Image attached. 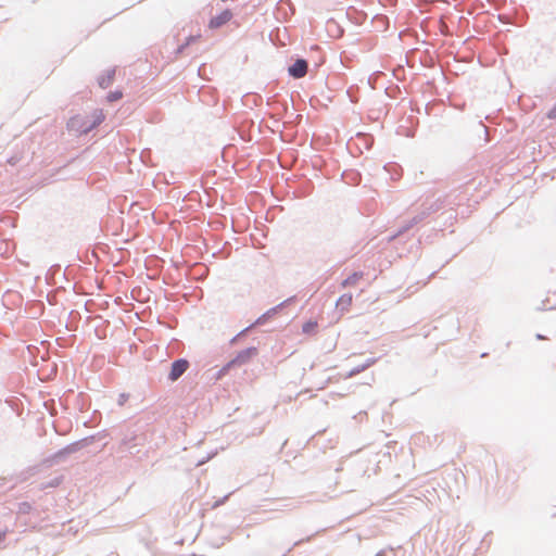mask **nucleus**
Masks as SVG:
<instances>
[{
	"instance_id": "nucleus-3",
	"label": "nucleus",
	"mask_w": 556,
	"mask_h": 556,
	"mask_svg": "<svg viewBox=\"0 0 556 556\" xmlns=\"http://www.w3.org/2000/svg\"><path fill=\"white\" fill-rule=\"evenodd\" d=\"M296 301H298V295L289 296L285 301L280 302L279 304L275 305L274 307L267 309L260 317H257L254 321V325H256L257 327L265 325L269 319L274 318L285 307L295 303Z\"/></svg>"
},
{
	"instance_id": "nucleus-19",
	"label": "nucleus",
	"mask_w": 556,
	"mask_h": 556,
	"mask_svg": "<svg viewBox=\"0 0 556 556\" xmlns=\"http://www.w3.org/2000/svg\"><path fill=\"white\" fill-rule=\"evenodd\" d=\"M254 327H257V326H256V325H254V323H252L251 325H249L248 327H245L244 329H242L241 331H239L235 337H232V338L230 339V342H229V343H230L231 345L236 344V343L239 341V339H241V338L245 337V336L249 333V331H250L252 328H254Z\"/></svg>"
},
{
	"instance_id": "nucleus-40",
	"label": "nucleus",
	"mask_w": 556,
	"mask_h": 556,
	"mask_svg": "<svg viewBox=\"0 0 556 556\" xmlns=\"http://www.w3.org/2000/svg\"><path fill=\"white\" fill-rule=\"evenodd\" d=\"M544 338H545V337H544L543 334H541V333H538V334H536V339H538V340H543Z\"/></svg>"
},
{
	"instance_id": "nucleus-37",
	"label": "nucleus",
	"mask_w": 556,
	"mask_h": 556,
	"mask_svg": "<svg viewBox=\"0 0 556 556\" xmlns=\"http://www.w3.org/2000/svg\"><path fill=\"white\" fill-rule=\"evenodd\" d=\"M61 266L59 264L51 266L50 270H60Z\"/></svg>"
},
{
	"instance_id": "nucleus-30",
	"label": "nucleus",
	"mask_w": 556,
	"mask_h": 556,
	"mask_svg": "<svg viewBox=\"0 0 556 556\" xmlns=\"http://www.w3.org/2000/svg\"><path fill=\"white\" fill-rule=\"evenodd\" d=\"M225 368H226V364L216 372V375H215L216 380L222 379V377H224L230 370V369H225Z\"/></svg>"
},
{
	"instance_id": "nucleus-10",
	"label": "nucleus",
	"mask_w": 556,
	"mask_h": 556,
	"mask_svg": "<svg viewBox=\"0 0 556 556\" xmlns=\"http://www.w3.org/2000/svg\"><path fill=\"white\" fill-rule=\"evenodd\" d=\"M104 121V115L102 113L101 110H97L94 111V114L89 117L88 116V125L86 126L88 129H89V132H91L92 130H94L96 128L99 127V125Z\"/></svg>"
},
{
	"instance_id": "nucleus-22",
	"label": "nucleus",
	"mask_w": 556,
	"mask_h": 556,
	"mask_svg": "<svg viewBox=\"0 0 556 556\" xmlns=\"http://www.w3.org/2000/svg\"><path fill=\"white\" fill-rule=\"evenodd\" d=\"M33 506L28 502H21L17 504V513L22 515H27L31 511Z\"/></svg>"
},
{
	"instance_id": "nucleus-11",
	"label": "nucleus",
	"mask_w": 556,
	"mask_h": 556,
	"mask_svg": "<svg viewBox=\"0 0 556 556\" xmlns=\"http://www.w3.org/2000/svg\"><path fill=\"white\" fill-rule=\"evenodd\" d=\"M376 358L371 357V358H367L365 363L361 364V365H357L355 367H353L348 374H346V378H352V377H355L357 376L358 374L365 371L367 368H369L370 366H372L375 363H376Z\"/></svg>"
},
{
	"instance_id": "nucleus-45",
	"label": "nucleus",
	"mask_w": 556,
	"mask_h": 556,
	"mask_svg": "<svg viewBox=\"0 0 556 556\" xmlns=\"http://www.w3.org/2000/svg\"><path fill=\"white\" fill-rule=\"evenodd\" d=\"M472 37L471 36H468V38H466V41H469V39H471Z\"/></svg>"
},
{
	"instance_id": "nucleus-9",
	"label": "nucleus",
	"mask_w": 556,
	"mask_h": 556,
	"mask_svg": "<svg viewBox=\"0 0 556 556\" xmlns=\"http://www.w3.org/2000/svg\"><path fill=\"white\" fill-rule=\"evenodd\" d=\"M104 121V115L102 113L101 110H97L94 111V114L89 117L88 116V125L86 126L88 129H89V132H91L92 130H94L96 128L99 127V125Z\"/></svg>"
},
{
	"instance_id": "nucleus-29",
	"label": "nucleus",
	"mask_w": 556,
	"mask_h": 556,
	"mask_svg": "<svg viewBox=\"0 0 556 556\" xmlns=\"http://www.w3.org/2000/svg\"><path fill=\"white\" fill-rule=\"evenodd\" d=\"M268 38H269L270 42H271L275 47H277V48H281V47H285V46H286V42H285V41H282V40L280 39V37H274V36H270V37H268Z\"/></svg>"
},
{
	"instance_id": "nucleus-31",
	"label": "nucleus",
	"mask_w": 556,
	"mask_h": 556,
	"mask_svg": "<svg viewBox=\"0 0 556 556\" xmlns=\"http://www.w3.org/2000/svg\"><path fill=\"white\" fill-rule=\"evenodd\" d=\"M128 399H129V394H127V393H121V394L118 395V400H117V404H118V406H123V405L127 402V400H128Z\"/></svg>"
},
{
	"instance_id": "nucleus-23",
	"label": "nucleus",
	"mask_w": 556,
	"mask_h": 556,
	"mask_svg": "<svg viewBox=\"0 0 556 556\" xmlns=\"http://www.w3.org/2000/svg\"><path fill=\"white\" fill-rule=\"evenodd\" d=\"M66 450L68 451V454L72 455L74 453H77L79 452L80 450H83V445L80 443V440H77L73 443H70L67 444L66 446Z\"/></svg>"
},
{
	"instance_id": "nucleus-2",
	"label": "nucleus",
	"mask_w": 556,
	"mask_h": 556,
	"mask_svg": "<svg viewBox=\"0 0 556 556\" xmlns=\"http://www.w3.org/2000/svg\"><path fill=\"white\" fill-rule=\"evenodd\" d=\"M293 61L287 68L289 77L292 79H301L306 76L308 72V61L300 55H291Z\"/></svg>"
},
{
	"instance_id": "nucleus-17",
	"label": "nucleus",
	"mask_w": 556,
	"mask_h": 556,
	"mask_svg": "<svg viewBox=\"0 0 556 556\" xmlns=\"http://www.w3.org/2000/svg\"><path fill=\"white\" fill-rule=\"evenodd\" d=\"M317 328H318L317 321L313 320V319H308L307 321H305L303 324L302 332L305 334H314V333H316Z\"/></svg>"
},
{
	"instance_id": "nucleus-21",
	"label": "nucleus",
	"mask_w": 556,
	"mask_h": 556,
	"mask_svg": "<svg viewBox=\"0 0 556 556\" xmlns=\"http://www.w3.org/2000/svg\"><path fill=\"white\" fill-rule=\"evenodd\" d=\"M427 217H429V212H426L424 208L420 210L414 217H412L413 224L416 226L422 220H425Z\"/></svg>"
},
{
	"instance_id": "nucleus-8",
	"label": "nucleus",
	"mask_w": 556,
	"mask_h": 556,
	"mask_svg": "<svg viewBox=\"0 0 556 556\" xmlns=\"http://www.w3.org/2000/svg\"><path fill=\"white\" fill-rule=\"evenodd\" d=\"M201 30L202 28L199 22L190 21L189 23H186L181 28H178L175 35H179L180 31H184L189 36L201 35Z\"/></svg>"
},
{
	"instance_id": "nucleus-36",
	"label": "nucleus",
	"mask_w": 556,
	"mask_h": 556,
	"mask_svg": "<svg viewBox=\"0 0 556 556\" xmlns=\"http://www.w3.org/2000/svg\"><path fill=\"white\" fill-rule=\"evenodd\" d=\"M5 534H7V532H5V531H1V530H0V544L4 541V539H5Z\"/></svg>"
},
{
	"instance_id": "nucleus-16",
	"label": "nucleus",
	"mask_w": 556,
	"mask_h": 556,
	"mask_svg": "<svg viewBox=\"0 0 556 556\" xmlns=\"http://www.w3.org/2000/svg\"><path fill=\"white\" fill-rule=\"evenodd\" d=\"M362 277H363L362 271H353L344 280H342L341 287L342 288L352 287V286L356 285Z\"/></svg>"
},
{
	"instance_id": "nucleus-34",
	"label": "nucleus",
	"mask_w": 556,
	"mask_h": 556,
	"mask_svg": "<svg viewBox=\"0 0 556 556\" xmlns=\"http://www.w3.org/2000/svg\"><path fill=\"white\" fill-rule=\"evenodd\" d=\"M56 344L60 346V348H67L68 344H67V340L64 339V338H58L56 339Z\"/></svg>"
},
{
	"instance_id": "nucleus-1",
	"label": "nucleus",
	"mask_w": 556,
	"mask_h": 556,
	"mask_svg": "<svg viewBox=\"0 0 556 556\" xmlns=\"http://www.w3.org/2000/svg\"><path fill=\"white\" fill-rule=\"evenodd\" d=\"M258 354V349L256 346H248L241 351H239L235 357H232L228 363H226L225 369H231L235 367L243 366L250 363L255 356Z\"/></svg>"
},
{
	"instance_id": "nucleus-4",
	"label": "nucleus",
	"mask_w": 556,
	"mask_h": 556,
	"mask_svg": "<svg viewBox=\"0 0 556 556\" xmlns=\"http://www.w3.org/2000/svg\"><path fill=\"white\" fill-rule=\"evenodd\" d=\"M190 363L187 358H177L170 364L167 379L170 382L177 381L189 368Z\"/></svg>"
},
{
	"instance_id": "nucleus-7",
	"label": "nucleus",
	"mask_w": 556,
	"mask_h": 556,
	"mask_svg": "<svg viewBox=\"0 0 556 556\" xmlns=\"http://www.w3.org/2000/svg\"><path fill=\"white\" fill-rule=\"evenodd\" d=\"M115 75H116V67H111V68L106 70L105 72H103L101 75L98 76V78H97L98 86L101 89L109 88L113 84V81L115 79Z\"/></svg>"
},
{
	"instance_id": "nucleus-14",
	"label": "nucleus",
	"mask_w": 556,
	"mask_h": 556,
	"mask_svg": "<svg viewBox=\"0 0 556 556\" xmlns=\"http://www.w3.org/2000/svg\"><path fill=\"white\" fill-rule=\"evenodd\" d=\"M415 225L413 224L412 219L406 220L402 226L399 227V229L393 235H391L388 238V241L392 242L397 237H400V236L404 235L405 232L409 231Z\"/></svg>"
},
{
	"instance_id": "nucleus-25",
	"label": "nucleus",
	"mask_w": 556,
	"mask_h": 556,
	"mask_svg": "<svg viewBox=\"0 0 556 556\" xmlns=\"http://www.w3.org/2000/svg\"><path fill=\"white\" fill-rule=\"evenodd\" d=\"M122 98H123V92L121 90L110 91L106 97L109 102H116V101L121 100Z\"/></svg>"
},
{
	"instance_id": "nucleus-13",
	"label": "nucleus",
	"mask_w": 556,
	"mask_h": 556,
	"mask_svg": "<svg viewBox=\"0 0 556 556\" xmlns=\"http://www.w3.org/2000/svg\"><path fill=\"white\" fill-rule=\"evenodd\" d=\"M353 302V295L351 293H344L337 300V308L340 311H346Z\"/></svg>"
},
{
	"instance_id": "nucleus-27",
	"label": "nucleus",
	"mask_w": 556,
	"mask_h": 556,
	"mask_svg": "<svg viewBox=\"0 0 556 556\" xmlns=\"http://www.w3.org/2000/svg\"><path fill=\"white\" fill-rule=\"evenodd\" d=\"M62 481H63L62 476L55 477L46 484V488H58L62 483Z\"/></svg>"
},
{
	"instance_id": "nucleus-41",
	"label": "nucleus",
	"mask_w": 556,
	"mask_h": 556,
	"mask_svg": "<svg viewBox=\"0 0 556 556\" xmlns=\"http://www.w3.org/2000/svg\"><path fill=\"white\" fill-rule=\"evenodd\" d=\"M426 53L429 55V58L432 60L431 52L429 49H426Z\"/></svg>"
},
{
	"instance_id": "nucleus-38",
	"label": "nucleus",
	"mask_w": 556,
	"mask_h": 556,
	"mask_svg": "<svg viewBox=\"0 0 556 556\" xmlns=\"http://www.w3.org/2000/svg\"><path fill=\"white\" fill-rule=\"evenodd\" d=\"M376 23H381L384 26V18L383 17H377Z\"/></svg>"
},
{
	"instance_id": "nucleus-12",
	"label": "nucleus",
	"mask_w": 556,
	"mask_h": 556,
	"mask_svg": "<svg viewBox=\"0 0 556 556\" xmlns=\"http://www.w3.org/2000/svg\"><path fill=\"white\" fill-rule=\"evenodd\" d=\"M200 37H186V40L178 45L175 49V56L178 58L179 55H182L186 53L187 49L195 43Z\"/></svg>"
},
{
	"instance_id": "nucleus-24",
	"label": "nucleus",
	"mask_w": 556,
	"mask_h": 556,
	"mask_svg": "<svg viewBox=\"0 0 556 556\" xmlns=\"http://www.w3.org/2000/svg\"><path fill=\"white\" fill-rule=\"evenodd\" d=\"M66 450L68 451V454L72 455L74 453H77L79 452L80 450H83V445L80 443V440H77L73 443H70L67 444L66 446Z\"/></svg>"
},
{
	"instance_id": "nucleus-5",
	"label": "nucleus",
	"mask_w": 556,
	"mask_h": 556,
	"mask_svg": "<svg viewBox=\"0 0 556 556\" xmlns=\"http://www.w3.org/2000/svg\"><path fill=\"white\" fill-rule=\"evenodd\" d=\"M88 116L75 115L67 121V129L72 132H76L77 135H88L89 129L86 127Z\"/></svg>"
},
{
	"instance_id": "nucleus-20",
	"label": "nucleus",
	"mask_w": 556,
	"mask_h": 556,
	"mask_svg": "<svg viewBox=\"0 0 556 556\" xmlns=\"http://www.w3.org/2000/svg\"><path fill=\"white\" fill-rule=\"evenodd\" d=\"M93 437H96V441L97 443H101V446L104 447L106 444H108V437H109V433L106 430H102L96 434H93Z\"/></svg>"
},
{
	"instance_id": "nucleus-28",
	"label": "nucleus",
	"mask_w": 556,
	"mask_h": 556,
	"mask_svg": "<svg viewBox=\"0 0 556 556\" xmlns=\"http://www.w3.org/2000/svg\"><path fill=\"white\" fill-rule=\"evenodd\" d=\"M77 402H78V406H79V409L80 410H85L88 408V406L86 405V395L84 393H79L78 396H77Z\"/></svg>"
},
{
	"instance_id": "nucleus-44",
	"label": "nucleus",
	"mask_w": 556,
	"mask_h": 556,
	"mask_svg": "<svg viewBox=\"0 0 556 556\" xmlns=\"http://www.w3.org/2000/svg\"><path fill=\"white\" fill-rule=\"evenodd\" d=\"M135 291H136V289L131 290L132 298H135V295H134Z\"/></svg>"
},
{
	"instance_id": "nucleus-46",
	"label": "nucleus",
	"mask_w": 556,
	"mask_h": 556,
	"mask_svg": "<svg viewBox=\"0 0 556 556\" xmlns=\"http://www.w3.org/2000/svg\"><path fill=\"white\" fill-rule=\"evenodd\" d=\"M472 37L471 36H468V38H466V41H469V39H471Z\"/></svg>"
},
{
	"instance_id": "nucleus-39",
	"label": "nucleus",
	"mask_w": 556,
	"mask_h": 556,
	"mask_svg": "<svg viewBox=\"0 0 556 556\" xmlns=\"http://www.w3.org/2000/svg\"><path fill=\"white\" fill-rule=\"evenodd\" d=\"M375 556H387V554L384 551H380Z\"/></svg>"
},
{
	"instance_id": "nucleus-26",
	"label": "nucleus",
	"mask_w": 556,
	"mask_h": 556,
	"mask_svg": "<svg viewBox=\"0 0 556 556\" xmlns=\"http://www.w3.org/2000/svg\"><path fill=\"white\" fill-rule=\"evenodd\" d=\"M94 438L96 437H93V434H91V435L80 439L83 448H86V447L90 446L91 444L97 443Z\"/></svg>"
},
{
	"instance_id": "nucleus-35",
	"label": "nucleus",
	"mask_w": 556,
	"mask_h": 556,
	"mask_svg": "<svg viewBox=\"0 0 556 556\" xmlns=\"http://www.w3.org/2000/svg\"><path fill=\"white\" fill-rule=\"evenodd\" d=\"M400 172H401V168H397V170L391 175V178L392 179H399L401 177V173Z\"/></svg>"
},
{
	"instance_id": "nucleus-15",
	"label": "nucleus",
	"mask_w": 556,
	"mask_h": 556,
	"mask_svg": "<svg viewBox=\"0 0 556 556\" xmlns=\"http://www.w3.org/2000/svg\"><path fill=\"white\" fill-rule=\"evenodd\" d=\"M342 176L350 185L357 186L361 184V174L356 170H344Z\"/></svg>"
},
{
	"instance_id": "nucleus-33",
	"label": "nucleus",
	"mask_w": 556,
	"mask_h": 556,
	"mask_svg": "<svg viewBox=\"0 0 556 556\" xmlns=\"http://www.w3.org/2000/svg\"><path fill=\"white\" fill-rule=\"evenodd\" d=\"M547 118L556 119V103L554 106L546 113Z\"/></svg>"
},
{
	"instance_id": "nucleus-32",
	"label": "nucleus",
	"mask_w": 556,
	"mask_h": 556,
	"mask_svg": "<svg viewBox=\"0 0 556 556\" xmlns=\"http://www.w3.org/2000/svg\"><path fill=\"white\" fill-rule=\"evenodd\" d=\"M422 208H424L426 212H429V216H430L432 213L437 212L440 207H439V205H438L437 203H432V204H430L429 206H427V207H422Z\"/></svg>"
},
{
	"instance_id": "nucleus-18",
	"label": "nucleus",
	"mask_w": 556,
	"mask_h": 556,
	"mask_svg": "<svg viewBox=\"0 0 556 556\" xmlns=\"http://www.w3.org/2000/svg\"><path fill=\"white\" fill-rule=\"evenodd\" d=\"M68 456H70L68 451H67V450H66V447L64 446L63 448L59 450L58 452H55V453L51 456V460H52L54 464H60V463L64 462Z\"/></svg>"
},
{
	"instance_id": "nucleus-42",
	"label": "nucleus",
	"mask_w": 556,
	"mask_h": 556,
	"mask_svg": "<svg viewBox=\"0 0 556 556\" xmlns=\"http://www.w3.org/2000/svg\"><path fill=\"white\" fill-rule=\"evenodd\" d=\"M397 35L399 36L405 35V31L404 30H400Z\"/></svg>"
},
{
	"instance_id": "nucleus-6",
	"label": "nucleus",
	"mask_w": 556,
	"mask_h": 556,
	"mask_svg": "<svg viewBox=\"0 0 556 556\" xmlns=\"http://www.w3.org/2000/svg\"><path fill=\"white\" fill-rule=\"evenodd\" d=\"M232 18V11L230 9H224L218 14L211 16L207 27L211 30H217L224 25L230 22Z\"/></svg>"
},
{
	"instance_id": "nucleus-43",
	"label": "nucleus",
	"mask_w": 556,
	"mask_h": 556,
	"mask_svg": "<svg viewBox=\"0 0 556 556\" xmlns=\"http://www.w3.org/2000/svg\"><path fill=\"white\" fill-rule=\"evenodd\" d=\"M287 443H288V440H285V442L282 443L281 448H283L287 445Z\"/></svg>"
}]
</instances>
